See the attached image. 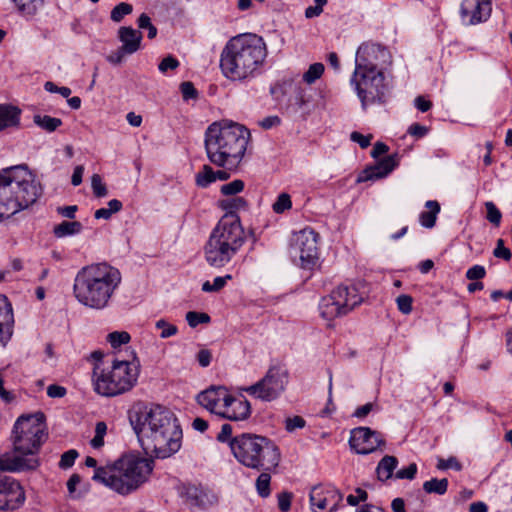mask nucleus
<instances>
[{"label":"nucleus","instance_id":"nucleus-59","mask_svg":"<svg viewBox=\"0 0 512 512\" xmlns=\"http://www.w3.org/2000/svg\"><path fill=\"white\" fill-rule=\"evenodd\" d=\"M179 66V61L173 56L165 57L159 64L160 72L165 73L168 70H175Z\"/></svg>","mask_w":512,"mask_h":512},{"label":"nucleus","instance_id":"nucleus-50","mask_svg":"<svg viewBox=\"0 0 512 512\" xmlns=\"http://www.w3.org/2000/svg\"><path fill=\"white\" fill-rule=\"evenodd\" d=\"M493 255L496 257V258H499V259H503L505 261H509L512 257V253L510 251V249L506 248L504 246V240L503 239H498L497 242H496V247L493 251Z\"/></svg>","mask_w":512,"mask_h":512},{"label":"nucleus","instance_id":"nucleus-63","mask_svg":"<svg viewBox=\"0 0 512 512\" xmlns=\"http://www.w3.org/2000/svg\"><path fill=\"white\" fill-rule=\"evenodd\" d=\"M233 428L230 424H223L221 427V431L217 435V440L219 442H227L230 445V441L232 438Z\"/></svg>","mask_w":512,"mask_h":512},{"label":"nucleus","instance_id":"nucleus-29","mask_svg":"<svg viewBox=\"0 0 512 512\" xmlns=\"http://www.w3.org/2000/svg\"><path fill=\"white\" fill-rule=\"evenodd\" d=\"M425 207L428 211H423L419 215L420 224L425 228H433L436 223L437 215L440 212V205L437 201L429 200Z\"/></svg>","mask_w":512,"mask_h":512},{"label":"nucleus","instance_id":"nucleus-12","mask_svg":"<svg viewBox=\"0 0 512 512\" xmlns=\"http://www.w3.org/2000/svg\"><path fill=\"white\" fill-rule=\"evenodd\" d=\"M289 383L288 370L281 365L270 366L265 375L256 383L243 387L241 390L251 397L271 402L278 399Z\"/></svg>","mask_w":512,"mask_h":512},{"label":"nucleus","instance_id":"nucleus-4","mask_svg":"<svg viewBox=\"0 0 512 512\" xmlns=\"http://www.w3.org/2000/svg\"><path fill=\"white\" fill-rule=\"evenodd\" d=\"M267 56L264 39L253 33H244L227 41L220 54L223 75L233 81L254 77Z\"/></svg>","mask_w":512,"mask_h":512},{"label":"nucleus","instance_id":"nucleus-37","mask_svg":"<svg viewBox=\"0 0 512 512\" xmlns=\"http://www.w3.org/2000/svg\"><path fill=\"white\" fill-rule=\"evenodd\" d=\"M324 65L322 63L311 64L308 70L303 74V80L307 84H313L318 80L324 73Z\"/></svg>","mask_w":512,"mask_h":512},{"label":"nucleus","instance_id":"nucleus-10","mask_svg":"<svg viewBox=\"0 0 512 512\" xmlns=\"http://www.w3.org/2000/svg\"><path fill=\"white\" fill-rule=\"evenodd\" d=\"M140 371V362L134 355L132 360H115L110 369L93 372L94 390L106 397L123 394L136 384Z\"/></svg>","mask_w":512,"mask_h":512},{"label":"nucleus","instance_id":"nucleus-44","mask_svg":"<svg viewBox=\"0 0 512 512\" xmlns=\"http://www.w3.org/2000/svg\"><path fill=\"white\" fill-rule=\"evenodd\" d=\"M186 321L188 322L190 327L194 328L199 324L209 323L210 316L207 313L203 312L189 311L186 314Z\"/></svg>","mask_w":512,"mask_h":512},{"label":"nucleus","instance_id":"nucleus-62","mask_svg":"<svg viewBox=\"0 0 512 512\" xmlns=\"http://www.w3.org/2000/svg\"><path fill=\"white\" fill-rule=\"evenodd\" d=\"M407 133L416 138H422L428 133V128L419 123H413L409 126Z\"/></svg>","mask_w":512,"mask_h":512},{"label":"nucleus","instance_id":"nucleus-40","mask_svg":"<svg viewBox=\"0 0 512 512\" xmlns=\"http://www.w3.org/2000/svg\"><path fill=\"white\" fill-rule=\"evenodd\" d=\"M130 334L126 331H114L107 335V341L113 348H118L130 341Z\"/></svg>","mask_w":512,"mask_h":512},{"label":"nucleus","instance_id":"nucleus-43","mask_svg":"<svg viewBox=\"0 0 512 512\" xmlns=\"http://www.w3.org/2000/svg\"><path fill=\"white\" fill-rule=\"evenodd\" d=\"M244 189V182L240 179L233 180L221 186L220 191L226 196H236Z\"/></svg>","mask_w":512,"mask_h":512},{"label":"nucleus","instance_id":"nucleus-32","mask_svg":"<svg viewBox=\"0 0 512 512\" xmlns=\"http://www.w3.org/2000/svg\"><path fill=\"white\" fill-rule=\"evenodd\" d=\"M33 122L38 127L49 133L56 131L62 125V120L60 118L41 114L34 115Z\"/></svg>","mask_w":512,"mask_h":512},{"label":"nucleus","instance_id":"nucleus-46","mask_svg":"<svg viewBox=\"0 0 512 512\" xmlns=\"http://www.w3.org/2000/svg\"><path fill=\"white\" fill-rule=\"evenodd\" d=\"M91 187L96 197H105L108 193L106 185L103 183L99 174H93L91 177Z\"/></svg>","mask_w":512,"mask_h":512},{"label":"nucleus","instance_id":"nucleus-35","mask_svg":"<svg viewBox=\"0 0 512 512\" xmlns=\"http://www.w3.org/2000/svg\"><path fill=\"white\" fill-rule=\"evenodd\" d=\"M195 181L197 186L206 188L215 182V171L211 166L204 165L202 170L196 174Z\"/></svg>","mask_w":512,"mask_h":512},{"label":"nucleus","instance_id":"nucleus-61","mask_svg":"<svg viewBox=\"0 0 512 512\" xmlns=\"http://www.w3.org/2000/svg\"><path fill=\"white\" fill-rule=\"evenodd\" d=\"M352 141L359 144L361 148H367L370 145L372 136L371 135H363L359 132H352L350 135Z\"/></svg>","mask_w":512,"mask_h":512},{"label":"nucleus","instance_id":"nucleus-33","mask_svg":"<svg viewBox=\"0 0 512 512\" xmlns=\"http://www.w3.org/2000/svg\"><path fill=\"white\" fill-rule=\"evenodd\" d=\"M220 207L227 211L226 214L237 215L235 212L244 210L247 207V201L240 196H233L231 198L221 200Z\"/></svg>","mask_w":512,"mask_h":512},{"label":"nucleus","instance_id":"nucleus-31","mask_svg":"<svg viewBox=\"0 0 512 512\" xmlns=\"http://www.w3.org/2000/svg\"><path fill=\"white\" fill-rule=\"evenodd\" d=\"M397 464L398 460L396 457L389 455L383 457L377 466V474L379 479L387 480L391 478Z\"/></svg>","mask_w":512,"mask_h":512},{"label":"nucleus","instance_id":"nucleus-34","mask_svg":"<svg viewBox=\"0 0 512 512\" xmlns=\"http://www.w3.org/2000/svg\"><path fill=\"white\" fill-rule=\"evenodd\" d=\"M423 489L426 493L429 494H438L443 495L447 492L448 489V480L446 478L437 479L432 478L423 484Z\"/></svg>","mask_w":512,"mask_h":512},{"label":"nucleus","instance_id":"nucleus-9","mask_svg":"<svg viewBox=\"0 0 512 512\" xmlns=\"http://www.w3.org/2000/svg\"><path fill=\"white\" fill-rule=\"evenodd\" d=\"M234 457L244 466L252 469L270 470L278 466L280 452L268 438L243 433L230 441Z\"/></svg>","mask_w":512,"mask_h":512},{"label":"nucleus","instance_id":"nucleus-17","mask_svg":"<svg viewBox=\"0 0 512 512\" xmlns=\"http://www.w3.org/2000/svg\"><path fill=\"white\" fill-rule=\"evenodd\" d=\"M25 501L21 485L11 476L0 474V510H14Z\"/></svg>","mask_w":512,"mask_h":512},{"label":"nucleus","instance_id":"nucleus-49","mask_svg":"<svg viewBox=\"0 0 512 512\" xmlns=\"http://www.w3.org/2000/svg\"><path fill=\"white\" fill-rule=\"evenodd\" d=\"M439 470L454 469L456 471L462 470V464L456 457H449L448 459L439 458L437 462Z\"/></svg>","mask_w":512,"mask_h":512},{"label":"nucleus","instance_id":"nucleus-39","mask_svg":"<svg viewBox=\"0 0 512 512\" xmlns=\"http://www.w3.org/2000/svg\"><path fill=\"white\" fill-rule=\"evenodd\" d=\"M485 208H486V219L493 224L494 226L498 227L501 223L502 219V213L497 208L494 202L487 201L485 202Z\"/></svg>","mask_w":512,"mask_h":512},{"label":"nucleus","instance_id":"nucleus-7","mask_svg":"<svg viewBox=\"0 0 512 512\" xmlns=\"http://www.w3.org/2000/svg\"><path fill=\"white\" fill-rule=\"evenodd\" d=\"M153 461L138 454L122 455L114 463L94 471L93 480L120 495H129L148 481Z\"/></svg>","mask_w":512,"mask_h":512},{"label":"nucleus","instance_id":"nucleus-19","mask_svg":"<svg viewBox=\"0 0 512 512\" xmlns=\"http://www.w3.org/2000/svg\"><path fill=\"white\" fill-rule=\"evenodd\" d=\"M229 390L225 386H210L204 391H201L197 397V403L217 416L224 406V403L228 400Z\"/></svg>","mask_w":512,"mask_h":512},{"label":"nucleus","instance_id":"nucleus-14","mask_svg":"<svg viewBox=\"0 0 512 512\" xmlns=\"http://www.w3.org/2000/svg\"><path fill=\"white\" fill-rule=\"evenodd\" d=\"M319 234L306 227L294 234L292 250L299 257L303 269H311L319 260Z\"/></svg>","mask_w":512,"mask_h":512},{"label":"nucleus","instance_id":"nucleus-38","mask_svg":"<svg viewBox=\"0 0 512 512\" xmlns=\"http://www.w3.org/2000/svg\"><path fill=\"white\" fill-rule=\"evenodd\" d=\"M231 279H232L231 274L215 277L213 280V283H210L209 281H205L202 285V290L204 292H218L226 285L227 281L231 280Z\"/></svg>","mask_w":512,"mask_h":512},{"label":"nucleus","instance_id":"nucleus-58","mask_svg":"<svg viewBox=\"0 0 512 512\" xmlns=\"http://www.w3.org/2000/svg\"><path fill=\"white\" fill-rule=\"evenodd\" d=\"M44 88L50 93H59L64 98H68L71 95V89L69 87H58L56 84L50 81L44 84Z\"/></svg>","mask_w":512,"mask_h":512},{"label":"nucleus","instance_id":"nucleus-64","mask_svg":"<svg viewBox=\"0 0 512 512\" xmlns=\"http://www.w3.org/2000/svg\"><path fill=\"white\" fill-rule=\"evenodd\" d=\"M66 393V388L57 384H51L47 387V395L51 398H62Z\"/></svg>","mask_w":512,"mask_h":512},{"label":"nucleus","instance_id":"nucleus-42","mask_svg":"<svg viewBox=\"0 0 512 512\" xmlns=\"http://www.w3.org/2000/svg\"><path fill=\"white\" fill-rule=\"evenodd\" d=\"M155 327L161 330L160 338L167 339L177 334L178 328L177 326L168 323L164 319H159L155 323Z\"/></svg>","mask_w":512,"mask_h":512},{"label":"nucleus","instance_id":"nucleus-11","mask_svg":"<svg viewBox=\"0 0 512 512\" xmlns=\"http://www.w3.org/2000/svg\"><path fill=\"white\" fill-rule=\"evenodd\" d=\"M364 301V292L355 284H342L336 287L319 303L320 315L327 321L342 317Z\"/></svg>","mask_w":512,"mask_h":512},{"label":"nucleus","instance_id":"nucleus-48","mask_svg":"<svg viewBox=\"0 0 512 512\" xmlns=\"http://www.w3.org/2000/svg\"><path fill=\"white\" fill-rule=\"evenodd\" d=\"M138 26L140 29L148 30V38L153 39L157 35V28L151 23L150 17L142 13L138 18Z\"/></svg>","mask_w":512,"mask_h":512},{"label":"nucleus","instance_id":"nucleus-22","mask_svg":"<svg viewBox=\"0 0 512 512\" xmlns=\"http://www.w3.org/2000/svg\"><path fill=\"white\" fill-rule=\"evenodd\" d=\"M14 314L11 303L5 295H0V345H7L13 335Z\"/></svg>","mask_w":512,"mask_h":512},{"label":"nucleus","instance_id":"nucleus-2","mask_svg":"<svg viewBox=\"0 0 512 512\" xmlns=\"http://www.w3.org/2000/svg\"><path fill=\"white\" fill-rule=\"evenodd\" d=\"M122 282L118 268L107 262L82 267L73 281V296L82 306L101 311L110 307Z\"/></svg>","mask_w":512,"mask_h":512},{"label":"nucleus","instance_id":"nucleus-56","mask_svg":"<svg viewBox=\"0 0 512 512\" xmlns=\"http://www.w3.org/2000/svg\"><path fill=\"white\" fill-rule=\"evenodd\" d=\"M180 90L184 100H190L197 98V90L195 89L192 82H183L180 85Z\"/></svg>","mask_w":512,"mask_h":512},{"label":"nucleus","instance_id":"nucleus-25","mask_svg":"<svg viewBox=\"0 0 512 512\" xmlns=\"http://www.w3.org/2000/svg\"><path fill=\"white\" fill-rule=\"evenodd\" d=\"M308 103L309 98L305 90L300 86H296L293 95L288 99L286 111L291 115L304 114L307 112Z\"/></svg>","mask_w":512,"mask_h":512},{"label":"nucleus","instance_id":"nucleus-45","mask_svg":"<svg viewBox=\"0 0 512 512\" xmlns=\"http://www.w3.org/2000/svg\"><path fill=\"white\" fill-rule=\"evenodd\" d=\"M292 206L290 195L287 193H281L277 200L273 204V211L276 213H283L284 211L290 209Z\"/></svg>","mask_w":512,"mask_h":512},{"label":"nucleus","instance_id":"nucleus-3","mask_svg":"<svg viewBox=\"0 0 512 512\" xmlns=\"http://www.w3.org/2000/svg\"><path fill=\"white\" fill-rule=\"evenodd\" d=\"M43 419L41 413L17 419L13 428L14 450L0 455V471L19 472L38 467L36 454L46 438Z\"/></svg>","mask_w":512,"mask_h":512},{"label":"nucleus","instance_id":"nucleus-51","mask_svg":"<svg viewBox=\"0 0 512 512\" xmlns=\"http://www.w3.org/2000/svg\"><path fill=\"white\" fill-rule=\"evenodd\" d=\"M327 0H314V5L305 9V17L308 19L318 17L323 12Z\"/></svg>","mask_w":512,"mask_h":512},{"label":"nucleus","instance_id":"nucleus-55","mask_svg":"<svg viewBox=\"0 0 512 512\" xmlns=\"http://www.w3.org/2000/svg\"><path fill=\"white\" fill-rule=\"evenodd\" d=\"M416 473H417V465L415 463H411L407 467L398 470L396 472V478L412 480L415 478Z\"/></svg>","mask_w":512,"mask_h":512},{"label":"nucleus","instance_id":"nucleus-52","mask_svg":"<svg viewBox=\"0 0 512 512\" xmlns=\"http://www.w3.org/2000/svg\"><path fill=\"white\" fill-rule=\"evenodd\" d=\"M368 499V493L362 488H356L354 494L347 496V503L351 506H357L360 502Z\"/></svg>","mask_w":512,"mask_h":512},{"label":"nucleus","instance_id":"nucleus-24","mask_svg":"<svg viewBox=\"0 0 512 512\" xmlns=\"http://www.w3.org/2000/svg\"><path fill=\"white\" fill-rule=\"evenodd\" d=\"M118 38L122 43L120 48L128 55L133 54L140 49L142 33L134 28L130 26L120 27L118 30Z\"/></svg>","mask_w":512,"mask_h":512},{"label":"nucleus","instance_id":"nucleus-41","mask_svg":"<svg viewBox=\"0 0 512 512\" xmlns=\"http://www.w3.org/2000/svg\"><path fill=\"white\" fill-rule=\"evenodd\" d=\"M271 476L268 473H261L256 480V489L258 494L266 498L270 495Z\"/></svg>","mask_w":512,"mask_h":512},{"label":"nucleus","instance_id":"nucleus-47","mask_svg":"<svg viewBox=\"0 0 512 512\" xmlns=\"http://www.w3.org/2000/svg\"><path fill=\"white\" fill-rule=\"evenodd\" d=\"M413 298L407 294H401L396 298L398 310L403 314H410L412 312Z\"/></svg>","mask_w":512,"mask_h":512},{"label":"nucleus","instance_id":"nucleus-57","mask_svg":"<svg viewBox=\"0 0 512 512\" xmlns=\"http://www.w3.org/2000/svg\"><path fill=\"white\" fill-rule=\"evenodd\" d=\"M486 275L485 267L482 265H474L466 272V278L469 280H480Z\"/></svg>","mask_w":512,"mask_h":512},{"label":"nucleus","instance_id":"nucleus-26","mask_svg":"<svg viewBox=\"0 0 512 512\" xmlns=\"http://www.w3.org/2000/svg\"><path fill=\"white\" fill-rule=\"evenodd\" d=\"M178 493L183 501L190 507H200L204 503L205 493L195 485L182 484L178 487Z\"/></svg>","mask_w":512,"mask_h":512},{"label":"nucleus","instance_id":"nucleus-60","mask_svg":"<svg viewBox=\"0 0 512 512\" xmlns=\"http://www.w3.org/2000/svg\"><path fill=\"white\" fill-rule=\"evenodd\" d=\"M292 494L288 492H282L278 495V507L282 512H287L291 507Z\"/></svg>","mask_w":512,"mask_h":512},{"label":"nucleus","instance_id":"nucleus-36","mask_svg":"<svg viewBox=\"0 0 512 512\" xmlns=\"http://www.w3.org/2000/svg\"><path fill=\"white\" fill-rule=\"evenodd\" d=\"M132 11H133V7L131 4L126 3V2H121L112 9V11L110 13V18L113 22L119 23L123 20V18L126 15L131 14Z\"/></svg>","mask_w":512,"mask_h":512},{"label":"nucleus","instance_id":"nucleus-20","mask_svg":"<svg viewBox=\"0 0 512 512\" xmlns=\"http://www.w3.org/2000/svg\"><path fill=\"white\" fill-rule=\"evenodd\" d=\"M251 405L244 397H235L230 392L220 412V417L231 421H243L250 417Z\"/></svg>","mask_w":512,"mask_h":512},{"label":"nucleus","instance_id":"nucleus-1","mask_svg":"<svg viewBox=\"0 0 512 512\" xmlns=\"http://www.w3.org/2000/svg\"><path fill=\"white\" fill-rule=\"evenodd\" d=\"M130 422L146 454L165 459L179 451L183 433L175 414L159 404H142L130 414Z\"/></svg>","mask_w":512,"mask_h":512},{"label":"nucleus","instance_id":"nucleus-15","mask_svg":"<svg viewBox=\"0 0 512 512\" xmlns=\"http://www.w3.org/2000/svg\"><path fill=\"white\" fill-rule=\"evenodd\" d=\"M389 56L388 51L379 44L363 43L359 46L355 58L356 72H382L378 69L380 61H385Z\"/></svg>","mask_w":512,"mask_h":512},{"label":"nucleus","instance_id":"nucleus-27","mask_svg":"<svg viewBox=\"0 0 512 512\" xmlns=\"http://www.w3.org/2000/svg\"><path fill=\"white\" fill-rule=\"evenodd\" d=\"M21 110L12 105H0V131L20 124Z\"/></svg>","mask_w":512,"mask_h":512},{"label":"nucleus","instance_id":"nucleus-28","mask_svg":"<svg viewBox=\"0 0 512 512\" xmlns=\"http://www.w3.org/2000/svg\"><path fill=\"white\" fill-rule=\"evenodd\" d=\"M17 11L26 19L33 18L43 7L45 0H11Z\"/></svg>","mask_w":512,"mask_h":512},{"label":"nucleus","instance_id":"nucleus-6","mask_svg":"<svg viewBox=\"0 0 512 512\" xmlns=\"http://www.w3.org/2000/svg\"><path fill=\"white\" fill-rule=\"evenodd\" d=\"M249 138V130L238 123L214 122L205 132L207 158L218 167H235L244 157Z\"/></svg>","mask_w":512,"mask_h":512},{"label":"nucleus","instance_id":"nucleus-16","mask_svg":"<svg viewBox=\"0 0 512 512\" xmlns=\"http://www.w3.org/2000/svg\"><path fill=\"white\" fill-rule=\"evenodd\" d=\"M384 444L383 436L369 427H357L351 430L349 445L357 454H370Z\"/></svg>","mask_w":512,"mask_h":512},{"label":"nucleus","instance_id":"nucleus-5","mask_svg":"<svg viewBox=\"0 0 512 512\" xmlns=\"http://www.w3.org/2000/svg\"><path fill=\"white\" fill-rule=\"evenodd\" d=\"M43 189L27 165L0 170V221L30 208L41 197Z\"/></svg>","mask_w":512,"mask_h":512},{"label":"nucleus","instance_id":"nucleus-13","mask_svg":"<svg viewBox=\"0 0 512 512\" xmlns=\"http://www.w3.org/2000/svg\"><path fill=\"white\" fill-rule=\"evenodd\" d=\"M362 108L365 110L368 106L383 104L387 98V86L383 72H353L350 79Z\"/></svg>","mask_w":512,"mask_h":512},{"label":"nucleus","instance_id":"nucleus-30","mask_svg":"<svg viewBox=\"0 0 512 512\" xmlns=\"http://www.w3.org/2000/svg\"><path fill=\"white\" fill-rule=\"evenodd\" d=\"M83 225L78 221H63L53 228V234L56 238H64L79 234Z\"/></svg>","mask_w":512,"mask_h":512},{"label":"nucleus","instance_id":"nucleus-53","mask_svg":"<svg viewBox=\"0 0 512 512\" xmlns=\"http://www.w3.org/2000/svg\"><path fill=\"white\" fill-rule=\"evenodd\" d=\"M77 456L78 452L74 449L66 451L61 456L59 466L64 469L70 468L74 464Z\"/></svg>","mask_w":512,"mask_h":512},{"label":"nucleus","instance_id":"nucleus-54","mask_svg":"<svg viewBox=\"0 0 512 512\" xmlns=\"http://www.w3.org/2000/svg\"><path fill=\"white\" fill-rule=\"evenodd\" d=\"M305 420L301 416L289 417L285 420V429L288 432H293L296 429H301L305 427Z\"/></svg>","mask_w":512,"mask_h":512},{"label":"nucleus","instance_id":"nucleus-8","mask_svg":"<svg viewBox=\"0 0 512 512\" xmlns=\"http://www.w3.org/2000/svg\"><path fill=\"white\" fill-rule=\"evenodd\" d=\"M246 241L247 233L239 216L225 214L213 228L204 245V258L211 267H225Z\"/></svg>","mask_w":512,"mask_h":512},{"label":"nucleus","instance_id":"nucleus-21","mask_svg":"<svg viewBox=\"0 0 512 512\" xmlns=\"http://www.w3.org/2000/svg\"><path fill=\"white\" fill-rule=\"evenodd\" d=\"M397 166L396 155H389L379 160L375 165L363 169L357 176V183L376 181L388 176Z\"/></svg>","mask_w":512,"mask_h":512},{"label":"nucleus","instance_id":"nucleus-18","mask_svg":"<svg viewBox=\"0 0 512 512\" xmlns=\"http://www.w3.org/2000/svg\"><path fill=\"white\" fill-rule=\"evenodd\" d=\"M491 12V0H463L460 7V16L466 25H476L487 21Z\"/></svg>","mask_w":512,"mask_h":512},{"label":"nucleus","instance_id":"nucleus-23","mask_svg":"<svg viewBox=\"0 0 512 512\" xmlns=\"http://www.w3.org/2000/svg\"><path fill=\"white\" fill-rule=\"evenodd\" d=\"M336 491L333 489H325L321 486H315L310 492V504L313 512H322L327 508L330 511L335 510L336 502L330 504L329 497L335 496Z\"/></svg>","mask_w":512,"mask_h":512}]
</instances>
